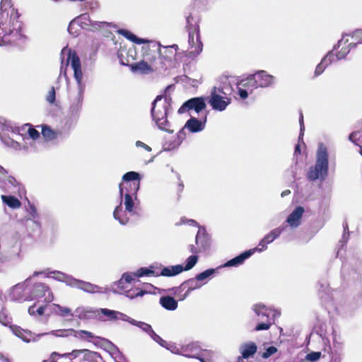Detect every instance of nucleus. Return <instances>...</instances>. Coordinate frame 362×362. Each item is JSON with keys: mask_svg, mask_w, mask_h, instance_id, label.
<instances>
[{"mask_svg": "<svg viewBox=\"0 0 362 362\" xmlns=\"http://www.w3.org/2000/svg\"><path fill=\"white\" fill-rule=\"evenodd\" d=\"M80 23L82 29H89V27L91 26L95 29L100 28L101 25H105V22H93L90 19V16L88 13H83L79 16L76 17L74 20H72V25Z\"/></svg>", "mask_w": 362, "mask_h": 362, "instance_id": "f3484780", "label": "nucleus"}, {"mask_svg": "<svg viewBox=\"0 0 362 362\" xmlns=\"http://www.w3.org/2000/svg\"><path fill=\"white\" fill-rule=\"evenodd\" d=\"M47 305L44 304H40L39 303H35L28 308V313L30 315H42Z\"/></svg>", "mask_w": 362, "mask_h": 362, "instance_id": "58836bf2", "label": "nucleus"}, {"mask_svg": "<svg viewBox=\"0 0 362 362\" xmlns=\"http://www.w3.org/2000/svg\"><path fill=\"white\" fill-rule=\"evenodd\" d=\"M208 103L214 110L222 112L230 104L231 99L228 96H220L218 94H211Z\"/></svg>", "mask_w": 362, "mask_h": 362, "instance_id": "4468645a", "label": "nucleus"}, {"mask_svg": "<svg viewBox=\"0 0 362 362\" xmlns=\"http://www.w3.org/2000/svg\"><path fill=\"white\" fill-rule=\"evenodd\" d=\"M345 35H343L342 38L338 41L337 45L334 47V49L342 47L341 50L336 53V57L337 60H341L349 53L351 48L356 46V43L351 42L347 46H345L346 43H348L349 40L345 39Z\"/></svg>", "mask_w": 362, "mask_h": 362, "instance_id": "a211bd4d", "label": "nucleus"}, {"mask_svg": "<svg viewBox=\"0 0 362 362\" xmlns=\"http://www.w3.org/2000/svg\"><path fill=\"white\" fill-rule=\"evenodd\" d=\"M13 332L16 336L21 338L23 341L27 343L30 341H37L40 339V337L47 334H52L57 337H64V336L66 335L64 334V332H66L65 330H52L49 332H45L37 334L29 330L16 327L13 329Z\"/></svg>", "mask_w": 362, "mask_h": 362, "instance_id": "0eeeda50", "label": "nucleus"}, {"mask_svg": "<svg viewBox=\"0 0 362 362\" xmlns=\"http://www.w3.org/2000/svg\"><path fill=\"white\" fill-rule=\"evenodd\" d=\"M257 350V346L255 343L249 341L241 344L240 346V351L242 354L243 358H248L253 356Z\"/></svg>", "mask_w": 362, "mask_h": 362, "instance_id": "bb28decb", "label": "nucleus"}, {"mask_svg": "<svg viewBox=\"0 0 362 362\" xmlns=\"http://www.w3.org/2000/svg\"><path fill=\"white\" fill-rule=\"evenodd\" d=\"M42 134L47 140H53L57 139L61 133L53 131L45 125L42 127Z\"/></svg>", "mask_w": 362, "mask_h": 362, "instance_id": "4c0bfd02", "label": "nucleus"}, {"mask_svg": "<svg viewBox=\"0 0 362 362\" xmlns=\"http://www.w3.org/2000/svg\"><path fill=\"white\" fill-rule=\"evenodd\" d=\"M276 352H277V349L274 346H271L268 347L265 350V351L262 354V357L263 358H268L269 357H270L272 355L274 354Z\"/></svg>", "mask_w": 362, "mask_h": 362, "instance_id": "4d7b16f0", "label": "nucleus"}, {"mask_svg": "<svg viewBox=\"0 0 362 362\" xmlns=\"http://www.w3.org/2000/svg\"><path fill=\"white\" fill-rule=\"evenodd\" d=\"M252 77L253 74L248 76L246 78L242 79L238 85L243 86L247 90H250V93H251L254 89H257L256 83H253L255 82V80Z\"/></svg>", "mask_w": 362, "mask_h": 362, "instance_id": "f704fd0d", "label": "nucleus"}, {"mask_svg": "<svg viewBox=\"0 0 362 362\" xmlns=\"http://www.w3.org/2000/svg\"><path fill=\"white\" fill-rule=\"evenodd\" d=\"M18 13L11 4V0H1L0 13V46L18 45L23 35Z\"/></svg>", "mask_w": 362, "mask_h": 362, "instance_id": "f257e3e1", "label": "nucleus"}, {"mask_svg": "<svg viewBox=\"0 0 362 362\" xmlns=\"http://www.w3.org/2000/svg\"><path fill=\"white\" fill-rule=\"evenodd\" d=\"M49 275L50 277L54 279L57 281L64 282L70 287L72 286L75 279L72 276L68 275L65 273L56 270L50 272Z\"/></svg>", "mask_w": 362, "mask_h": 362, "instance_id": "a878e982", "label": "nucleus"}, {"mask_svg": "<svg viewBox=\"0 0 362 362\" xmlns=\"http://www.w3.org/2000/svg\"><path fill=\"white\" fill-rule=\"evenodd\" d=\"M28 128V136L27 137H29V139H32L33 140H35L40 136V133L37 130L33 129L31 127V125L30 124H25L23 128V129H25Z\"/></svg>", "mask_w": 362, "mask_h": 362, "instance_id": "8fccbe9b", "label": "nucleus"}, {"mask_svg": "<svg viewBox=\"0 0 362 362\" xmlns=\"http://www.w3.org/2000/svg\"><path fill=\"white\" fill-rule=\"evenodd\" d=\"M57 358H59V354L57 352H52L50 355L49 359L44 360L42 362H57Z\"/></svg>", "mask_w": 362, "mask_h": 362, "instance_id": "774afa93", "label": "nucleus"}, {"mask_svg": "<svg viewBox=\"0 0 362 362\" xmlns=\"http://www.w3.org/2000/svg\"><path fill=\"white\" fill-rule=\"evenodd\" d=\"M254 83H256L257 88L272 87L275 84L276 78L269 74L266 71L261 70L253 74Z\"/></svg>", "mask_w": 362, "mask_h": 362, "instance_id": "f8f14e48", "label": "nucleus"}, {"mask_svg": "<svg viewBox=\"0 0 362 362\" xmlns=\"http://www.w3.org/2000/svg\"><path fill=\"white\" fill-rule=\"evenodd\" d=\"M23 284H18L13 286L10 291V298L13 300H21L23 298Z\"/></svg>", "mask_w": 362, "mask_h": 362, "instance_id": "473e14b6", "label": "nucleus"}, {"mask_svg": "<svg viewBox=\"0 0 362 362\" xmlns=\"http://www.w3.org/2000/svg\"><path fill=\"white\" fill-rule=\"evenodd\" d=\"M118 33L135 44H146L142 47L144 60L132 64L131 65L132 71L143 74H148L152 72L153 69L148 62L151 63L156 60L157 56L163 55L160 44L144 38H140L127 30L120 29L118 30Z\"/></svg>", "mask_w": 362, "mask_h": 362, "instance_id": "f03ea898", "label": "nucleus"}, {"mask_svg": "<svg viewBox=\"0 0 362 362\" xmlns=\"http://www.w3.org/2000/svg\"><path fill=\"white\" fill-rule=\"evenodd\" d=\"M72 288L81 289L86 293H94L100 292V288L95 284L88 281H84L80 279H74Z\"/></svg>", "mask_w": 362, "mask_h": 362, "instance_id": "aec40b11", "label": "nucleus"}, {"mask_svg": "<svg viewBox=\"0 0 362 362\" xmlns=\"http://www.w3.org/2000/svg\"><path fill=\"white\" fill-rule=\"evenodd\" d=\"M169 103L166 98L158 95L152 103L151 115L155 122L162 120L168 115Z\"/></svg>", "mask_w": 362, "mask_h": 362, "instance_id": "6e6552de", "label": "nucleus"}, {"mask_svg": "<svg viewBox=\"0 0 362 362\" xmlns=\"http://www.w3.org/2000/svg\"><path fill=\"white\" fill-rule=\"evenodd\" d=\"M327 66H326L325 64H322V60L321 62L317 66L315 71V76H320L323 71H325V68Z\"/></svg>", "mask_w": 362, "mask_h": 362, "instance_id": "69168bd1", "label": "nucleus"}, {"mask_svg": "<svg viewBox=\"0 0 362 362\" xmlns=\"http://www.w3.org/2000/svg\"><path fill=\"white\" fill-rule=\"evenodd\" d=\"M252 309L262 320H275V317L280 315L277 310L272 309L262 303L253 305Z\"/></svg>", "mask_w": 362, "mask_h": 362, "instance_id": "ddd939ff", "label": "nucleus"}, {"mask_svg": "<svg viewBox=\"0 0 362 362\" xmlns=\"http://www.w3.org/2000/svg\"><path fill=\"white\" fill-rule=\"evenodd\" d=\"M135 277H137L136 272H126L122 274L121 278L124 281L125 283L130 284Z\"/></svg>", "mask_w": 362, "mask_h": 362, "instance_id": "bf43d9fd", "label": "nucleus"}, {"mask_svg": "<svg viewBox=\"0 0 362 362\" xmlns=\"http://www.w3.org/2000/svg\"><path fill=\"white\" fill-rule=\"evenodd\" d=\"M286 227H287L286 225L282 224L281 226L273 229L269 233L274 237V238L276 240V238H278L280 236V235L282 233V232L285 230V228Z\"/></svg>", "mask_w": 362, "mask_h": 362, "instance_id": "5fc2aeb1", "label": "nucleus"}, {"mask_svg": "<svg viewBox=\"0 0 362 362\" xmlns=\"http://www.w3.org/2000/svg\"><path fill=\"white\" fill-rule=\"evenodd\" d=\"M206 120V117H205L204 122H202L197 118L192 117L185 123V128L187 129L190 132L192 133L199 132L204 129Z\"/></svg>", "mask_w": 362, "mask_h": 362, "instance_id": "5701e85b", "label": "nucleus"}, {"mask_svg": "<svg viewBox=\"0 0 362 362\" xmlns=\"http://www.w3.org/2000/svg\"><path fill=\"white\" fill-rule=\"evenodd\" d=\"M28 211L29 217L26 218V224L29 225L30 223H33L35 226V229H40L41 225L37 220L38 218V213L35 206L33 204H30Z\"/></svg>", "mask_w": 362, "mask_h": 362, "instance_id": "c756f323", "label": "nucleus"}, {"mask_svg": "<svg viewBox=\"0 0 362 362\" xmlns=\"http://www.w3.org/2000/svg\"><path fill=\"white\" fill-rule=\"evenodd\" d=\"M132 325H135L140 329H141L144 332L147 333L148 335L153 330L151 326L146 322H140V321H132Z\"/></svg>", "mask_w": 362, "mask_h": 362, "instance_id": "09e8293b", "label": "nucleus"}, {"mask_svg": "<svg viewBox=\"0 0 362 362\" xmlns=\"http://www.w3.org/2000/svg\"><path fill=\"white\" fill-rule=\"evenodd\" d=\"M206 107V105L203 98H193L184 103V104L179 108L178 113L182 114L191 110H194L197 113H199L205 109Z\"/></svg>", "mask_w": 362, "mask_h": 362, "instance_id": "9b49d317", "label": "nucleus"}, {"mask_svg": "<svg viewBox=\"0 0 362 362\" xmlns=\"http://www.w3.org/2000/svg\"><path fill=\"white\" fill-rule=\"evenodd\" d=\"M196 244L202 250H206L209 246V238L204 228H199L196 236Z\"/></svg>", "mask_w": 362, "mask_h": 362, "instance_id": "c85d7f7f", "label": "nucleus"}, {"mask_svg": "<svg viewBox=\"0 0 362 362\" xmlns=\"http://www.w3.org/2000/svg\"><path fill=\"white\" fill-rule=\"evenodd\" d=\"M146 293H147L146 291L139 288H131L124 291V295L130 299H133L137 297H142Z\"/></svg>", "mask_w": 362, "mask_h": 362, "instance_id": "a19ab883", "label": "nucleus"}, {"mask_svg": "<svg viewBox=\"0 0 362 362\" xmlns=\"http://www.w3.org/2000/svg\"><path fill=\"white\" fill-rule=\"evenodd\" d=\"M1 199L4 204L12 209H17L21 206V202L14 196L1 195Z\"/></svg>", "mask_w": 362, "mask_h": 362, "instance_id": "2f4dec72", "label": "nucleus"}, {"mask_svg": "<svg viewBox=\"0 0 362 362\" xmlns=\"http://www.w3.org/2000/svg\"><path fill=\"white\" fill-rule=\"evenodd\" d=\"M238 94L241 99L245 100L247 98L249 93L247 89L238 85Z\"/></svg>", "mask_w": 362, "mask_h": 362, "instance_id": "e2e57ef3", "label": "nucleus"}, {"mask_svg": "<svg viewBox=\"0 0 362 362\" xmlns=\"http://www.w3.org/2000/svg\"><path fill=\"white\" fill-rule=\"evenodd\" d=\"M66 331V332H64V334H66L65 337L69 336V333L70 332H75V337H79L81 339H87L88 341H90L94 337V335L92 332L86 331V330H78V331H74L73 329H64Z\"/></svg>", "mask_w": 362, "mask_h": 362, "instance_id": "c9c22d12", "label": "nucleus"}, {"mask_svg": "<svg viewBox=\"0 0 362 362\" xmlns=\"http://www.w3.org/2000/svg\"><path fill=\"white\" fill-rule=\"evenodd\" d=\"M321 356V352L320 351H313L310 354H308L305 356V361H317Z\"/></svg>", "mask_w": 362, "mask_h": 362, "instance_id": "864d4df0", "label": "nucleus"}, {"mask_svg": "<svg viewBox=\"0 0 362 362\" xmlns=\"http://www.w3.org/2000/svg\"><path fill=\"white\" fill-rule=\"evenodd\" d=\"M122 202H120V204L116 206L115 211L113 212V216L115 219L117 220L119 223L122 225H126L129 220V217L128 216V212L126 209L123 210L122 208Z\"/></svg>", "mask_w": 362, "mask_h": 362, "instance_id": "393cba45", "label": "nucleus"}, {"mask_svg": "<svg viewBox=\"0 0 362 362\" xmlns=\"http://www.w3.org/2000/svg\"><path fill=\"white\" fill-rule=\"evenodd\" d=\"M199 257L197 255L189 256L185 262V265L183 267V271H189L192 269L197 263Z\"/></svg>", "mask_w": 362, "mask_h": 362, "instance_id": "49530a36", "label": "nucleus"}, {"mask_svg": "<svg viewBox=\"0 0 362 362\" xmlns=\"http://www.w3.org/2000/svg\"><path fill=\"white\" fill-rule=\"evenodd\" d=\"M158 127L164 132L172 134L173 133V130L170 129V124L168 122L167 117L163 118L162 120L158 121L156 122Z\"/></svg>", "mask_w": 362, "mask_h": 362, "instance_id": "a18cd8bd", "label": "nucleus"}, {"mask_svg": "<svg viewBox=\"0 0 362 362\" xmlns=\"http://www.w3.org/2000/svg\"><path fill=\"white\" fill-rule=\"evenodd\" d=\"M189 49L190 57H197L202 52L203 45L200 40L199 29L194 27L193 31L189 30L188 32Z\"/></svg>", "mask_w": 362, "mask_h": 362, "instance_id": "9d476101", "label": "nucleus"}, {"mask_svg": "<svg viewBox=\"0 0 362 362\" xmlns=\"http://www.w3.org/2000/svg\"><path fill=\"white\" fill-rule=\"evenodd\" d=\"M351 37L356 41V45L362 44V30H356L353 32Z\"/></svg>", "mask_w": 362, "mask_h": 362, "instance_id": "13d9d810", "label": "nucleus"}, {"mask_svg": "<svg viewBox=\"0 0 362 362\" xmlns=\"http://www.w3.org/2000/svg\"><path fill=\"white\" fill-rule=\"evenodd\" d=\"M217 269H208L200 274H198L197 276V279L201 283L207 282L208 279H210L213 276V275L216 273Z\"/></svg>", "mask_w": 362, "mask_h": 362, "instance_id": "ea45409f", "label": "nucleus"}, {"mask_svg": "<svg viewBox=\"0 0 362 362\" xmlns=\"http://www.w3.org/2000/svg\"><path fill=\"white\" fill-rule=\"evenodd\" d=\"M71 25H72V21L70 22L69 27H68L69 33L74 36H78L80 34V30L81 28V24L77 23V24H75L74 25H73V26H71Z\"/></svg>", "mask_w": 362, "mask_h": 362, "instance_id": "603ef678", "label": "nucleus"}, {"mask_svg": "<svg viewBox=\"0 0 362 362\" xmlns=\"http://www.w3.org/2000/svg\"><path fill=\"white\" fill-rule=\"evenodd\" d=\"M81 352H87L91 357L98 356V354L96 352L90 351L87 349L83 350H74L71 353H66L63 354H59V358H70L71 356H73L74 358H76L79 353Z\"/></svg>", "mask_w": 362, "mask_h": 362, "instance_id": "37998d69", "label": "nucleus"}, {"mask_svg": "<svg viewBox=\"0 0 362 362\" xmlns=\"http://www.w3.org/2000/svg\"><path fill=\"white\" fill-rule=\"evenodd\" d=\"M116 313H117V315H116L115 320H121L122 321L128 322L130 324H132V321H134L135 320L131 318L130 317H129L128 315H125L124 313H120L119 311H117Z\"/></svg>", "mask_w": 362, "mask_h": 362, "instance_id": "052dcab7", "label": "nucleus"}, {"mask_svg": "<svg viewBox=\"0 0 362 362\" xmlns=\"http://www.w3.org/2000/svg\"><path fill=\"white\" fill-rule=\"evenodd\" d=\"M53 305L57 309V310H55L54 312L57 315H59L62 317L71 316V317H78V316H76L75 315L76 310H74V313H71V310L69 308L62 307L58 304H53Z\"/></svg>", "mask_w": 362, "mask_h": 362, "instance_id": "e433bc0d", "label": "nucleus"}, {"mask_svg": "<svg viewBox=\"0 0 362 362\" xmlns=\"http://www.w3.org/2000/svg\"><path fill=\"white\" fill-rule=\"evenodd\" d=\"M305 210L303 206H297L292 213L287 217L286 223L291 228H297L301 223Z\"/></svg>", "mask_w": 362, "mask_h": 362, "instance_id": "6ab92c4d", "label": "nucleus"}, {"mask_svg": "<svg viewBox=\"0 0 362 362\" xmlns=\"http://www.w3.org/2000/svg\"><path fill=\"white\" fill-rule=\"evenodd\" d=\"M205 284L206 282H199V281L197 279V276H195L194 278L189 279L188 280L184 281L181 284L180 288H182L184 290L187 289V291L181 299H185V298H187V296L189 294L191 291L200 288Z\"/></svg>", "mask_w": 362, "mask_h": 362, "instance_id": "412c9836", "label": "nucleus"}, {"mask_svg": "<svg viewBox=\"0 0 362 362\" xmlns=\"http://www.w3.org/2000/svg\"><path fill=\"white\" fill-rule=\"evenodd\" d=\"M274 323V320H264L261 323L257 325L255 328V331L267 330L270 328L272 324Z\"/></svg>", "mask_w": 362, "mask_h": 362, "instance_id": "de8ad7c7", "label": "nucleus"}, {"mask_svg": "<svg viewBox=\"0 0 362 362\" xmlns=\"http://www.w3.org/2000/svg\"><path fill=\"white\" fill-rule=\"evenodd\" d=\"M122 180L126 182V187H124V189H126L127 187H129V184L134 182L139 183L140 175L136 172L130 171L123 175Z\"/></svg>", "mask_w": 362, "mask_h": 362, "instance_id": "72a5a7b5", "label": "nucleus"}, {"mask_svg": "<svg viewBox=\"0 0 362 362\" xmlns=\"http://www.w3.org/2000/svg\"><path fill=\"white\" fill-rule=\"evenodd\" d=\"M62 54H67L66 65L70 62L71 66L74 71V77L77 83V89L85 90L86 85L83 81V73L81 71V62L75 52L69 49L64 48Z\"/></svg>", "mask_w": 362, "mask_h": 362, "instance_id": "423d86ee", "label": "nucleus"}, {"mask_svg": "<svg viewBox=\"0 0 362 362\" xmlns=\"http://www.w3.org/2000/svg\"><path fill=\"white\" fill-rule=\"evenodd\" d=\"M136 275H137V277H142L144 276H158L159 273H156L155 271L153 269V267H150L149 268L141 267L136 272Z\"/></svg>", "mask_w": 362, "mask_h": 362, "instance_id": "c03bdc74", "label": "nucleus"}, {"mask_svg": "<svg viewBox=\"0 0 362 362\" xmlns=\"http://www.w3.org/2000/svg\"><path fill=\"white\" fill-rule=\"evenodd\" d=\"M192 17L191 15H189L186 18V21H187L186 28L187 29L188 32L189 31V30L193 31V29L194 28V27L199 28L198 25L192 24Z\"/></svg>", "mask_w": 362, "mask_h": 362, "instance_id": "338daca9", "label": "nucleus"}, {"mask_svg": "<svg viewBox=\"0 0 362 362\" xmlns=\"http://www.w3.org/2000/svg\"><path fill=\"white\" fill-rule=\"evenodd\" d=\"M32 295L35 298L45 297V302L49 303L54 300V296L49 288L43 283H37L34 285Z\"/></svg>", "mask_w": 362, "mask_h": 362, "instance_id": "2eb2a0df", "label": "nucleus"}, {"mask_svg": "<svg viewBox=\"0 0 362 362\" xmlns=\"http://www.w3.org/2000/svg\"><path fill=\"white\" fill-rule=\"evenodd\" d=\"M55 98H56L55 90H54V87H52V88L48 92L46 100L49 103L53 104L55 102Z\"/></svg>", "mask_w": 362, "mask_h": 362, "instance_id": "680f3d73", "label": "nucleus"}, {"mask_svg": "<svg viewBox=\"0 0 362 362\" xmlns=\"http://www.w3.org/2000/svg\"><path fill=\"white\" fill-rule=\"evenodd\" d=\"M140 183L134 182L132 184H129V189L124 188L123 184H119V194L121 201H122V198L124 197V205L126 211L130 215H135L136 207L134 199H136V193L139 189Z\"/></svg>", "mask_w": 362, "mask_h": 362, "instance_id": "20e7f679", "label": "nucleus"}, {"mask_svg": "<svg viewBox=\"0 0 362 362\" xmlns=\"http://www.w3.org/2000/svg\"><path fill=\"white\" fill-rule=\"evenodd\" d=\"M200 348L196 343H191L181 348L180 354L188 358H199Z\"/></svg>", "mask_w": 362, "mask_h": 362, "instance_id": "b1692460", "label": "nucleus"}, {"mask_svg": "<svg viewBox=\"0 0 362 362\" xmlns=\"http://www.w3.org/2000/svg\"><path fill=\"white\" fill-rule=\"evenodd\" d=\"M183 272V266L182 264H177L173 266L163 267L161 269L159 276H175L180 274Z\"/></svg>", "mask_w": 362, "mask_h": 362, "instance_id": "cd10ccee", "label": "nucleus"}, {"mask_svg": "<svg viewBox=\"0 0 362 362\" xmlns=\"http://www.w3.org/2000/svg\"><path fill=\"white\" fill-rule=\"evenodd\" d=\"M255 252V250H247L238 256L228 260L226 262L222 267H237L238 265L242 264L245 259L249 258L253 253Z\"/></svg>", "mask_w": 362, "mask_h": 362, "instance_id": "4be33fe9", "label": "nucleus"}, {"mask_svg": "<svg viewBox=\"0 0 362 362\" xmlns=\"http://www.w3.org/2000/svg\"><path fill=\"white\" fill-rule=\"evenodd\" d=\"M160 304L168 310H175L177 308V300L170 296H162L160 298Z\"/></svg>", "mask_w": 362, "mask_h": 362, "instance_id": "7c9ffc66", "label": "nucleus"}, {"mask_svg": "<svg viewBox=\"0 0 362 362\" xmlns=\"http://www.w3.org/2000/svg\"><path fill=\"white\" fill-rule=\"evenodd\" d=\"M274 240V237L269 233L260 240L259 246L261 247L254 249L255 251L262 252L265 250L267 249V245L272 243Z\"/></svg>", "mask_w": 362, "mask_h": 362, "instance_id": "79ce46f5", "label": "nucleus"}, {"mask_svg": "<svg viewBox=\"0 0 362 362\" xmlns=\"http://www.w3.org/2000/svg\"><path fill=\"white\" fill-rule=\"evenodd\" d=\"M0 183H1V185H11L13 187H16L17 185H18V182L17 180L13 177H11V176H7V175H6V178L4 180V182H1Z\"/></svg>", "mask_w": 362, "mask_h": 362, "instance_id": "6e6d98bb", "label": "nucleus"}, {"mask_svg": "<svg viewBox=\"0 0 362 362\" xmlns=\"http://www.w3.org/2000/svg\"><path fill=\"white\" fill-rule=\"evenodd\" d=\"M2 142L7 146L11 147L15 150H25L28 151L29 146L33 144V141H30L29 137L26 135L23 136L19 134V137L15 140L10 137L1 136Z\"/></svg>", "mask_w": 362, "mask_h": 362, "instance_id": "1a4fd4ad", "label": "nucleus"}, {"mask_svg": "<svg viewBox=\"0 0 362 362\" xmlns=\"http://www.w3.org/2000/svg\"><path fill=\"white\" fill-rule=\"evenodd\" d=\"M84 90L77 89V93L71 96L69 111L74 116H78L81 112L83 100Z\"/></svg>", "mask_w": 362, "mask_h": 362, "instance_id": "dca6fc26", "label": "nucleus"}, {"mask_svg": "<svg viewBox=\"0 0 362 362\" xmlns=\"http://www.w3.org/2000/svg\"><path fill=\"white\" fill-rule=\"evenodd\" d=\"M336 61H338L336 57V54H334L333 51H330L322 59V64H325L326 66H328Z\"/></svg>", "mask_w": 362, "mask_h": 362, "instance_id": "3c124183", "label": "nucleus"}, {"mask_svg": "<svg viewBox=\"0 0 362 362\" xmlns=\"http://www.w3.org/2000/svg\"><path fill=\"white\" fill-rule=\"evenodd\" d=\"M186 128H185V127L179 131V132L177 133V138H178V140L179 141L177 142V145L174 146L172 147V148H174L175 146H177L179 145H180L182 141L185 138V129ZM171 148H168V150H170Z\"/></svg>", "mask_w": 362, "mask_h": 362, "instance_id": "0e129e2a", "label": "nucleus"}, {"mask_svg": "<svg viewBox=\"0 0 362 362\" xmlns=\"http://www.w3.org/2000/svg\"><path fill=\"white\" fill-rule=\"evenodd\" d=\"M117 311L107 308L93 309L91 308H78L76 309V315L81 320H88L98 317L100 320H104L100 315L106 316L109 320H115Z\"/></svg>", "mask_w": 362, "mask_h": 362, "instance_id": "39448f33", "label": "nucleus"}, {"mask_svg": "<svg viewBox=\"0 0 362 362\" xmlns=\"http://www.w3.org/2000/svg\"><path fill=\"white\" fill-rule=\"evenodd\" d=\"M329 170V160L327 148L323 144H320L316 153V161L315 165L310 168L307 177L309 180H324Z\"/></svg>", "mask_w": 362, "mask_h": 362, "instance_id": "7ed1b4c3", "label": "nucleus"}]
</instances>
